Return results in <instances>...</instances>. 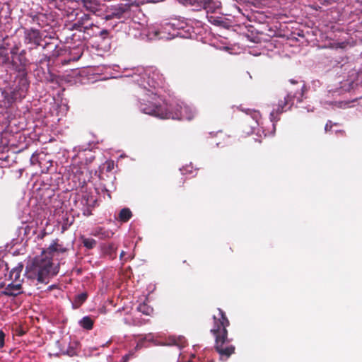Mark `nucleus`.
I'll return each mask as SVG.
<instances>
[{"label":"nucleus","mask_w":362,"mask_h":362,"mask_svg":"<svg viewBox=\"0 0 362 362\" xmlns=\"http://www.w3.org/2000/svg\"><path fill=\"white\" fill-rule=\"evenodd\" d=\"M218 316H214V327L211 329V333L215 337L214 349L218 354L220 360L226 361L235 354V346L231 344V339L228 337L229 320L221 308H218Z\"/></svg>","instance_id":"f257e3e1"},{"label":"nucleus","mask_w":362,"mask_h":362,"mask_svg":"<svg viewBox=\"0 0 362 362\" xmlns=\"http://www.w3.org/2000/svg\"><path fill=\"white\" fill-rule=\"evenodd\" d=\"M21 64L17 66L15 63L13 65L15 67L16 76L13 79V88L10 90L0 88L1 95L2 97L1 105L4 107H10L17 100L24 98L30 87V81L28 78V69H25V60L20 59Z\"/></svg>","instance_id":"f03ea898"},{"label":"nucleus","mask_w":362,"mask_h":362,"mask_svg":"<svg viewBox=\"0 0 362 362\" xmlns=\"http://www.w3.org/2000/svg\"><path fill=\"white\" fill-rule=\"evenodd\" d=\"M163 99L160 95L150 89L144 90V93L139 100V110L144 114L156 117L159 119H170L177 117L173 115L162 104Z\"/></svg>","instance_id":"7ed1b4c3"},{"label":"nucleus","mask_w":362,"mask_h":362,"mask_svg":"<svg viewBox=\"0 0 362 362\" xmlns=\"http://www.w3.org/2000/svg\"><path fill=\"white\" fill-rule=\"evenodd\" d=\"M28 278L36 279L39 283H47L49 276L57 274L53 267L52 257L42 252L40 256L35 257L26 267Z\"/></svg>","instance_id":"20e7f679"},{"label":"nucleus","mask_w":362,"mask_h":362,"mask_svg":"<svg viewBox=\"0 0 362 362\" xmlns=\"http://www.w3.org/2000/svg\"><path fill=\"white\" fill-rule=\"evenodd\" d=\"M305 86L301 85L300 89L293 92L292 90L286 93H281L278 95L276 101L272 104L273 110L270 113V120L272 122L274 129H275L276 123L280 119L279 115L289 110L293 105L294 100L301 102L304 94Z\"/></svg>","instance_id":"39448f33"},{"label":"nucleus","mask_w":362,"mask_h":362,"mask_svg":"<svg viewBox=\"0 0 362 362\" xmlns=\"http://www.w3.org/2000/svg\"><path fill=\"white\" fill-rule=\"evenodd\" d=\"M8 44L5 43L0 45V66H5L8 65L10 69L15 71V67L13 65V63H15L17 66H19L21 64L20 59H24L25 60V69H28V66L29 65V61L26 57V51L25 49H22L18 54L17 59H15L13 57L11 59L8 52Z\"/></svg>","instance_id":"423d86ee"},{"label":"nucleus","mask_w":362,"mask_h":362,"mask_svg":"<svg viewBox=\"0 0 362 362\" xmlns=\"http://www.w3.org/2000/svg\"><path fill=\"white\" fill-rule=\"evenodd\" d=\"M24 42L25 44H33L36 47L41 45L42 33L40 30L33 28H23Z\"/></svg>","instance_id":"0eeeda50"},{"label":"nucleus","mask_w":362,"mask_h":362,"mask_svg":"<svg viewBox=\"0 0 362 362\" xmlns=\"http://www.w3.org/2000/svg\"><path fill=\"white\" fill-rule=\"evenodd\" d=\"M132 5V4L126 3V4H119L117 6H115L112 8V13L110 14H108L106 16L105 19L110 20V19H112L114 18H117V19L121 18L124 15V13L129 11Z\"/></svg>","instance_id":"6e6552de"},{"label":"nucleus","mask_w":362,"mask_h":362,"mask_svg":"<svg viewBox=\"0 0 362 362\" xmlns=\"http://www.w3.org/2000/svg\"><path fill=\"white\" fill-rule=\"evenodd\" d=\"M173 115H177V117L172 118L173 119H179V120H192L194 117V112L187 106H177L176 111L173 112Z\"/></svg>","instance_id":"1a4fd4ad"},{"label":"nucleus","mask_w":362,"mask_h":362,"mask_svg":"<svg viewBox=\"0 0 362 362\" xmlns=\"http://www.w3.org/2000/svg\"><path fill=\"white\" fill-rule=\"evenodd\" d=\"M23 293L21 283H11L1 291V295L16 297Z\"/></svg>","instance_id":"9d476101"},{"label":"nucleus","mask_w":362,"mask_h":362,"mask_svg":"<svg viewBox=\"0 0 362 362\" xmlns=\"http://www.w3.org/2000/svg\"><path fill=\"white\" fill-rule=\"evenodd\" d=\"M199 6L203 7L207 13H214L217 8H220L221 3L214 0H194Z\"/></svg>","instance_id":"9b49d317"},{"label":"nucleus","mask_w":362,"mask_h":362,"mask_svg":"<svg viewBox=\"0 0 362 362\" xmlns=\"http://www.w3.org/2000/svg\"><path fill=\"white\" fill-rule=\"evenodd\" d=\"M117 245L114 243L104 244L102 246V252L103 255L110 259H114L117 257Z\"/></svg>","instance_id":"f8f14e48"},{"label":"nucleus","mask_w":362,"mask_h":362,"mask_svg":"<svg viewBox=\"0 0 362 362\" xmlns=\"http://www.w3.org/2000/svg\"><path fill=\"white\" fill-rule=\"evenodd\" d=\"M165 344L168 346H176L179 349H182L186 346L187 340L182 336H170L166 339Z\"/></svg>","instance_id":"ddd939ff"},{"label":"nucleus","mask_w":362,"mask_h":362,"mask_svg":"<svg viewBox=\"0 0 362 362\" xmlns=\"http://www.w3.org/2000/svg\"><path fill=\"white\" fill-rule=\"evenodd\" d=\"M67 249L64 247L62 245L58 244L57 241H54L52 244H51L49 247L43 251L47 253V255L52 257L54 252H60L64 253L66 252Z\"/></svg>","instance_id":"4468645a"},{"label":"nucleus","mask_w":362,"mask_h":362,"mask_svg":"<svg viewBox=\"0 0 362 362\" xmlns=\"http://www.w3.org/2000/svg\"><path fill=\"white\" fill-rule=\"evenodd\" d=\"M93 324L94 320L90 316H85L79 321L80 326L86 330H91Z\"/></svg>","instance_id":"2eb2a0df"},{"label":"nucleus","mask_w":362,"mask_h":362,"mask_svg":"<svg viewBox=\"0 0 362 362\" xmlns=\"http://www.w3.org/2000/svg\"><path fill=\"white\" fill-rule=\"evenodd\" d=\"M132 216V213L129 208L122 209L119 213L118 218L121 222H127Z\"/></svg>","instance_id":"dca6fc26"},{"label":"nucleus","mask_w":362,"mask_h":362,"mask_svg":"<svg viewBox=\"0 0 362 362\" xmlns=\"http://www.w3.org/2000/svg\"><path fill=\"white\" fill-rule=\"evenodd\" d=\"M114 233L109 230H105L104 228H99L97 229L95 235L98 236L101 239H107L112 237Z\"/></svg>","instance_id":"f3484780"},{"label":"nucleus","mask_w":362,"mask_h":362,"mask_svg":"<svg viewBox=\"0 0 362 362\" xmlns=\"http://www.w3.org/2000/svg\"><path fill=\"white\" fill-rule=\"evenodd\" d=\"M137 310L146 315H151L153 312V308L146 303L139 304Z\"/></svg>","instance_id":"a211bd4d"},{"label":"nucleus","mask_w":362,"mask_h":362,"mask_svg":"<svg viewBox=\"0 0 362 362\" xmlns=\"http://www.w3.org/2000/svg\"><path fill=\"white\" fill-rule=\"evenodd\" d=\"M245 112L250 115L251 118L255 121L256 124H259V121L261 119V114L259 111L255 110L247 109Z\"/></svg>","instance_id":"6ab92c4d"},{"label":"nucleus","mask_w":362,"mask_h":362,"mask_svg":"<svg viewBox=\"0 0 362 362\" xmlns=\"http://www.w3.org/2000/svg\"><path fill=\"white\" fill-rule=\"evenodd\" d=\"M21 270L17 268L13 269L9 274L10 279L13 281H16L17 283H21L20 277H21Z\"/></svg>","instance_id":"aec40b11"},{"label":"nucleus","mask_w":362,"mask_h":362,"mask_svg":"<svg viewBox=\"0 0 362 362\" xmlns=\"http://www.w3.org/2000/svg\"><path fill=\"white\" fill-rule=\"evenodd\" d=\"M90 20V15L88 14H84L81 19L78 21V23L81 25V26L84 29H88L89 27L92 25V23H88V21Z\"/></svg>","instance_id":"412c9836"},{"label":"nucleus","mask_w":362,"mask_h":362,"mask_svg":"<svg viewBox=\"0 0 362 362\" xmlns=\"http://www.w3.org/2000/svg\"><path fill=\"white\" fill-rule=\"evenodd\" d=\"M87 297L88 295L86 293H82L77 295L75 298V303L77 304L78 306H80L86 301Z\"/></svg>","instance_id":"4be33fe9"},{"label":"nucleus","mask_w":362,"mask_h":362,"mask_svg":"<svg viewBox=\"0 0 362 362\" xmlns=\"http://www.w3.org/2000/svg\"><path fill=\"white\" fill-rule=\"evenodd\" d=\"M83 244L86 248L92 249L95 246L96 241L92 238H84L83 240Z\"/></svg>","instance_id":"5701e85b"},{"label":"nucleus","mask_w":362,"mask_h":362,"mask_svg":"<svg viewBox=\"0 0 362 362\" xmlns=\"http://www.w3.org/2000/svg\"><path fill=\"white\" fill-rule=\"evenodd\" d=\"M348 43L346 42H332L329 44L328 47L334 49H337L339 48L340 49H344L347 46Z\"/></svg>","instance_id":"b1692460"},{"label":"nucleus","mask_w":362,"mask_h":362,"mask_svg":"<svg viewBox=\"0 0 362 362\" xmlns=\"http://www.w3.org/2000/svg\"><path fill=\"white\" fill-rule=\"evenodd\" d=\"M40 14L30 15V17L32 19V23H37L39 26L42 27V25L40 23Z\"/></svg>","instance_id":"393cba45"},{"label":"nucleus","mask_w":362,"mask_h":362,"mask_svg":"<svg viewBox=\"0 0 362 362\" xmlns=\"http://www.w3.org/2000/svg\"><path fill=\"white\" fill-rule=\"evenodd\" d=\"M18 47L17 46H14L13 47L11 48V49L10 50L9 54H11V59H12L13 57L15 59H17V57H18Z\"/></svg>","instance_id":"a878e982"},{"label":"nucleus","mask_w":362,"mask_h":362,"mask_svg":"<svg viewBox=\"0 0 362 362\" xmlns=\"http://www.w3.org/2000/svg\"><path fill=\"white\" fill-rule=\"evenodd\" d=\"M30 163L31 165H36L37 163H39L40 166L41 165V163L38 160V156L37 155H35V154H33L31 158H30Z\"/></svg>","instance_id":"bb28decb"},{"label":"nucleus","mask_w":362,"mask_h":362,"mask_svg":"<svg viewBox=\"0 0 362 362\" xmlns=\"http://www.w3.org/2000/svg\"><path fill=\"white\" fill-rule=\"evenodd\" d=\"M57 48V45L56 44H54L53 42H47L45 43V45L43 46V49H53L54 50L56 49Z\"/></svg>","instance_id":"cd10ccee"},{"label":"nucleus","mask_w":362,"mask_h":362,"mask_svg":"<svg viewBox=\"0 0 362 362\" xmlns=\"http://www.w3.org/2000/svg\"><path fill=\"white\" fill-rule=\"evenodd\" d=\"M5 334L2 330H0V349L4 346Z\"/></svg>","instance_id":"c85d7f7f"},{"label":"nucleus","mask_w":362,"mask_h":362,"mask_svg":"<svg viewBox=\"0 0 362 362\" xmlns=\"http://www.w3.org/2000/svg\"><path fill=\"white\" fill-rule=\"evenodd\" d=\"M332 126L333 125L332 121H328L325 124V131L326 132H330L332 128Z\"/></svg>","instance_id":"c756f323"},{"label":"nucleus","mask_w":362,"mask_h":362,"mask_svg":"<svg viewBox=\"0 0 362 362\" xmlns=\"http://www.w3.org/2000/svg\"><path fill=\"white\" fill-rule=\"evenodd\" d=\"M100 36L103 39H105L109 36V32L107 30H103L100 32Z\"/></svg>","instance_id":"7c9ffc66"},{"label":"nucleus","mask_w":362,"mask_h":362,"mask_svg":"<svg viewBox=\"0 0 362 362\" xmlns=\"http://www.w3.org/2000/svg\"><path fill=\"white\" fill-rule=\"evenodd\" d=\"M173 28V25L170 24V23H166L163 27V31H162L161 33H165V31L167 30H169L170 28Z\"/></svg>","instance_id":"2f4dec72"},{"label":"nucleus","mask_w":362,"mask_h":362,"mask_svg":"<svg viewBox=\"0 0 362 362\" xmlns=\"http://www.w3.org/2000/svg\"><path fill=\"white\" fill-rule=\"evenodd\" d=\"M16 333H17V335H18V336H23L25 334V332L24 330H23L22 328H18L16 330Z\"/></svg>","instance_id":"473e14b6"},{"label":"nucleus","mask_w":362,"mask_h":362,"mask_svg":"<svg viewBox=\"0 0 362 362\" xmlns=\"http://www.w3.org/2000/svg\"><path fill=\"white\" fill-rule=\"evenodd\" d=\"M91 214H92L91 211L88 208L83 211V215L86 216H89Z\"/></svg>","instance_id":"72a5a7b5"},{"label":"nucleus","mask_w":362,"mask_h":362,"mask_svg":"<svg viewBox=\"0 0 362 362\" xmlns=\"http://www.w3.org/2000/svg\"><path fill=\"white\" fill-rule=\"evenodd\" d=\"M113 167V163H107V170H111V169Z\"/></svg>","instance_id":"f704fd0d"},{"label":"nucleus","mask_w":362,"mask_h":362,"mask_svg":"<svg viewBox=\"0 0 362 362\" xmlns=\"http://www.w3.org/2000/svg\"><path fill=\"white\" fill-rule=\"evenodd\" d=\"M170 36H165V35H163V36H160V38L166 37V38H168V39H170V38L173 37L175 36V34H172V35H170Z\"/></svg>","instance_id":"c9c22d12"},{"label":"nucleus","mask_w":362,"mask_h":362,"mask_svg":"<svg viewBox=\"0 0 362 362\" xmlns=\"http://www.w3.org/2000/svg\"><path fill=\"white\" fill-rule=\"evenodd\" d=\"M125 255V252L124 251H122L120 255H119V258L120 259H122L123 257Z\"/></svg>","instance_id":"e433bc0d"},{"label":"nucleus","mask_w":362,"mask_h":362,"mask_svg":"<svg viewBox=\"0 0 362 362\" xmlns=\"http://www.w3.org/2000/svg\"><path fill=\"white\" fill-rule=\"evenodd\" d=\"M325 1H327L328 4H331V2L335 1V0H325Z\"/></svg>","instance_id":"4c0bfd02"},{"label":"nucleus","mask_w":362,"mask_h":362,"mask_svg":"<svg viewBox=\"0 0 362 362\" xmlns=\"http://www.w3.org/2000/svg\"><path fill=\"white\" fill-rule=\"evenodd\" d=\"M86 182V180L85 179L82 181V182H80L79 185H83L84 183Z\"/></svg>","instance_id":"58836bf2"}]
</instances>
